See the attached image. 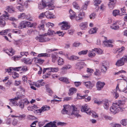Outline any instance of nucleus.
Listing matches in <instances>:
<instances>
[{"mask_svg":"<svg viewBox=\"0 0 127 127\" xmlns=\"http://www.w3.org/2000/svg\"><path fill=\"white\" fill-rule=\"evenodd\" d=\"M119 104L116 102L110 108V110L111 112L113 114H115L119 112V108L120 109V110L121 111H123V108L121 107Z\"/></svg>","mask_w":127,"mask_h":127,"instance_id":"obj_1","label":"nucleus"},{"mask_svg":"<svg viewBox=\"0 0 127 127\" xmlns=\"http://www.w3.org/2000/svg\"><path fill=\"white\" fill-rule=\"evenodd\" d=\"M55 34L56 33L53 30L49 29L47 33H45L44 34L39 35L36 37L35 39L36 40H44L48 35L52 36Z\"/></svg>","mask_w":127,"mask_h":127,"instance_id":"obj_2","label":"nucleus"},{"mask_svg":"<svg viewBox=\"0 0 127 127\" xmlns=\"http://www.w3.org/2000/svg\"><path fill=\"white\" fill-rule=\"evenodd\" d=\"M4 12L5 14H3L2 16L0 17V26L2 27H4L5 25V17H8L9 16L8 13L5 11Z\"/></svg>","mask_w":127,"mask_h":127,"instance_id":"obj_3","label":"nucleus"},{"mask_svg":"<svg viewBox=\"0 0 127 127\" xmlns=\"http://www.w3.org/2000/svg\"><path fill=\"white\" fill-rule=\"evenodd\" d=\"M127 61V55L124 56L120 60L117 61L115 65L118 66H122L124 65L125 63Z\"/></svg>","mask_w":127,"mask_h":127,"instance_id":"obj_4","label":"nucleus"},{"mask_svg":"<svg viewBox=\"0 0 127 127\" xmlns=\"http://www.w3.org/2000/svg\"><path fill=\"white\" fill-rule=\"evenodd\" d=\"M29 21H21L19 24L18 26L19 28L22 29L26 28V27H28L29 26Z\"/></svg>","mask_w":127,"mask_h":127,"instance_id":"obj_5","label":"nucleus"},{"mask_svg":"<svg viewBox=\"0 0 127 127\" xmlns=\"http://www.w3.org/2000/svg\"><path fill=\"white\" fill-rule=\"evenodd\" d=\"M48 73H47V75H45V77L48 78L49 77L48 76H50L51 74V72H57L59 70V68L58 67H49Z\"/></svg>","mask_w":127,"mask_h":127,"instance_id":"obj_6","label":"nucleus"},{"mask_svg":"<svg viewBox=\"0 0 127 127\" xmlns=\"http://www.w3.org/2000/svg\"><path fill=\"white\" fill-rule=\"evenodd\" d=\"M87 105L85 104L84 106L83 105L81 110V111L82 112H86L88 115H91V111L90 109L88 108L87 107Z\"/></svg>","mask_w":127,"mask_h":127,"instance_id":"obj_7","label":"nucleus"},{"mask_svg":"<svg viewBox=\"0 0 127 127\" xmlns=\"http://www.w3.org/2000/svg\"><path fill=\"white\" fill-rule=\"evenodd\" d=\"M83 84L85 85V86L87 88L90 89H92L95 85L94 82H91L90 81L84 82H83Z\"/></svg>","mask_w":127,"mask_h":127,"instance_id":"obj_8","label":"nucleus"},{"mask_svg":"<svg viewBox=\"0 0 127 127\" xmlns=\"http://www.w3.org/2000/svg\"><path fill=\"white\" fill-rule=\"evenodd\" d=\"M79 111L77 110V108L74 107H73V110L72 113H71V115H74L75 116L78 118L81 117V115L79 114Z\"/></svg>","mask_w":127,"mask_h":127,"instance_id":"obj_9","label":"nucleus"},{"mask_svg":"<svg viewBox=\"0 0 127 127\" xmlns=\"http://www.w3.org/2000/svg\"><path fill=\"white\" fill-rule=\"evenodd\" d=\"M47 0H45L44 1H42V3L38 4V8L40 9H42L47 6L48 3Z\"/></svg>","mask_w":127,"mask_h":127,"instance_id":"obj_10","label":"nucleus"},{"mask_svg":"<svg viewBox=\"0 0 127 127\" xmlns=\"http://www.w3.org/2000/svg\"><path fill=\"white\" fill-rule=\"evenodd\" d=\"M84 12L80 13L79 14L78 16H76L75 17V19L76 21L79 22L82 21L83 19V17L85 16Z\"/></svg>","mask_w":127,"mask_h":127,"instance_id":"obj_11","label":"nucleus"},{"mask_svg":"<svg viewBox=\"0 0 127 127\" xmlns=\"http://www.w3.org/2000/svg\"><path fill=\"white\" fill-rule=\"evenodd\" d=\"M62 23L63 25L61 27V29L63 30H66L69 29L70 27V26L67 22H63Z\"/></svg>","mask_w":127,"mask_h":127,"instance_id":"obj_12","label":"nucleus"},{"mask_svg":"<svg viewBox=\"0 0 127 127\" xmlns=\"http://www.w3.org/2000/svg\"><path fill=\"white\" fill-rule=\"evenodd\" d=\"M105 85L104 82H102L100 81H98L96 83V87L98 90H100L102 89L104 86Z\"/></svg>","mask_w":127,"mask_h":127,"instance_id":"obj_13","label":"nucleus"},{"mask_svg":"<svg viewBox=\"0 0 127 127\" xmlns=\"http://www.w3.org/2000/svg\"><path fill=\"white\" fill-rule=\"evenodd\" d=\"M110 1L108 4L109 7L110 9H112L114 7L116 2V0H109Z\"/></svg>","mask_w":127,"mask_h":127,"instance_id":"obj_14","label":"nucleus"},{"mask_svg":"<svg viewBox=\"0 0 127 127\" xmlns=\"http://www.w3.org/2000/svg\"><path fill=\"white\" fill-rule=\"evenodd\" d=\"M64 108L62 111V113L63 114H69L68 112V108L70 106L67 105H64L63 106Z\"/></svg>","mask_w":127,"mask_h":127,"instance_id":"obj_15","label":"nucleus"},{"mask_svg":"<svg viewBox=\"0 0 127 127\" xmlns=\"http://www.w3.org/2000/svg\"><path fill=\"white\" fill-rule=\"evenodd\" d=\"M20 98V96H18L17 97H15L13 99H10V103H11L13 105H18L17 104V101Z\"/></svg>","mask_w":127,"mask_h":127,"instance_id":"obj_16","label":"nucleus"},{"mask_svg":"<svg viewBox=\"0 0 127 127\" xmlns=\"http://www.w3.org/2000/svg\"><path fill=\"white\" fill-rule=\"evenodd\" d=\"M6 10L9 13H13L15 12L14 8L12 5L7 6L6 8Z\"/></svg>","mask_w":127,"mask_h":127,"instance_id":"obj_17","label":"nucleus"},{"mask_svg":"<svg viewBox=\"0 0 127 127\" xmlns=\"http://www.w3.org/2000/svg\"><path fill=\"white\" fill-rule=\"evenodd\" d=\"M84 64V63L82 62H78L76 64L75 68L76 69L80 70L83 67Z\"/></svg>","mask_w":127,"mask_h":127,"instance_id":"obj_18","label":"nucleus"},{"mask_svg":"<svg viewBox=\"0 0 127 127\" xmlns=\"http://www.w3.org/2000/svg\"><path fill=\"white\" fill-rule=\"evenodd\" d=\"M113 41L112 40H105L103 42V44L107 47H112V45L111 43H112Z\"/></svg>","mask_w":127,"mask_h":127,"instance_id":"obj_19","label":"nucleus"},{"mask_svg":"<svg viewBox=\"0 0 127 127\" xmlns=\"http://www.w3.org/2000/svg\"><path fill=\"white\" fill-rule=\"evenodd\" d=\"M45 16L47 18L51 19L54 18V16L52 12L49 11H46L45 12Z\"/></svg>","mask_w":127,"mask_h":127,"instance_id":"obj_20","label":"nucleus"},{"mask_svg":"<svg viewBox=\"0 0 127 127\" xmlns=\"http://www.w3.org/2000/svg\"><path fill=\"white\" fill-rule=\"evenodd\" d=\"M48 3L47 4L48 7L49 8V10H53L54 8V6L53 4L51 3V0H47Z\"/></svg>","mask_w":127,"mask_h":127,"instance_id":"obj_21","label":"nucleus"},{"mask_svg":"<svg viewBox=\"0 0 127 127\" xmlns=\"http://www.w3.org/2000/svg\"><path fill=\"white\" fill-rule=\"evenodd\" d=\"M17 2L18 4H19L22 6H25V7H27V1L24 2L23 0H17Z\"/></svg>","mask_w":127,"mask_h":127,"instance_id":"obj_22","label":"nucleus"},{"mask_svg":"<svg viewBox=\"0 0 127 127\" xmlns=\"http://www.w3.org/2000/svg\"><path fill=\"white\" fill-rule=\"evenodd\" d=\"M80 28L82 30H85L88 27L87 23V22L81 23L79 25Z\"/></svg>","mask_w":127,"mask_h":127,"instance_id":"obj_23","label":"nucleus"},{"mask_svg":"<svg viewBox=\"0 0 127 127\" xmlns=\"http://www.w3.org/2000/svg\"><path fill=\"white\" fill-rule=\"evenodd\" d=\"M57 123V121H55L53 122H51L47 123L46 125L47 127H57L56 124Z\"/></svg>","mask_w":127,"mask_h":127,"instance_id":"obj_24","label":"nucleus"},{"mask_svg":"<svg viewBox=\"0 0 127 127\" xmlns=\"http://www.w3.org/2000/svg\"><path fill=\"white\" fill-rule=\"evenodd\" d=\"M103 107L106 110L108 109L109 107V104L108 101L107 100H105L103 103Z\"/></svg>","mask_w":127,"mask_h":127,"instance_id":"obj_25","label":"nucleus"},{"mask_svg":"<svg viewBox=\"0 0 127 127\" xmlns=\"http://www.w3.org/2000/svg\"><path fill=\"white\" fill-rule=\"evenodd\" d=\"M127 99L126 98H125L124 97H123L122 99H121L120 100H119L118 101V102L117 103L119 104L120 105L123 104L126 101Z\"/></svg>","mask_w":127,"mask_h":127,"instance_id":"obj_26","label":"nucleus"},{"mask_svg":"<svg viewBox=\"0 0 127 127\" xmlns=\"http://www.w3.org/2000/svg\"><path fill=\"white\" fill-rule=\"evenodd\" d=\"M107 65L105 63H103L101 67V70L102 72H106L107 69Z\"/></svg>","mask_w":127,"mask_h":127,"instance_id":"obj_27","label":"nucleus"},{"mask_svg":"<svg viewBox=\"0 0 127 127\" xmlns=\"http://www.w3.org/2000/svg\"><path fill=\"white\" fill-rule=\"evenodd\" d=\"M69 13L70 14V18L71 19H72L75 17V13L71 9L69 11Z\"/></svg>","mask_w":127,"mask_h":127,"instance_id":"obj_28","label":"nucleus"},{"mask_svg":"<svg viewBox=\"0 0 127 127\" xmlns=\"http://www.w3.org/2000/svg\"><path fill=\"white\" fill-rule=\"evenodd\" d=\"M95 51L93 50V49H92V51H89L88 55L89 57H92L95 56Z\"/></svg>","mask_w":127,"mask_h":127,"instance_id":"obj_29","label":"nucleus"},{"mask_svg":"<svg viewBox=\"0 0 127 127\" xmlns=\"http://www.w3.org/2000/svg\"><path fill=\"white\" fill-rule=\"evenodd\" d=\"M3 50L6 53L8 54L9 55L12 56L13 55L14 53V52L12 49L10 51H9L8 49H4Z\"/></svg>","mask_w":127,"mask_h":127,"instance_id":"obj_30","label":"nucleus"},{"mask_svg":"<svg viewBox=\"0 0 127 127\" xmlns=\"http://www.w3.org/2000/svg\"><path fill=\"white\" fill-rule=\"evenodd\" d=\"M69 95H71L73 94H74L76 92V89L74 88H70L69 90Z\"/></svg>","mask_w":127,"mask_h":127,"instance_id":"obj_31","label":"nucleus"},{"mask_svg":"<svg viewBox=\"0 0 127 127\" xmlns=\"http://www.w3.org/2000/svg\"><path fill=\"white\" fill-rule=\"evenodd\" d=\"M93 50L95 51V52L97 54H101L103 52L102 50L99 48H95L93 49Z\"/></svg>","mask_w":127,"mask_h":127,"instance_id":"obj_32","label":"nucleus"},{"mask_svg":"<svg viewBox=\"0 0 127 127\" xmlns=\"http://www.w3.org/2000/svg\"><path fill=\"white\" fill-rule=\"evenodd\" d=\"M67 58L69 60L73 61L79 59V57L75 56L73 55L69 57H68Z\"/></svg>","mask_w":127,"mask_h":127,"instance_id":"obj_33","label":"nucleus"},{"mask_svg":"<svg viewBox=\"0 0 127 127\" xmlns=\"http://www.w3.org/2000/svg\"><path fill=\"white\" fill-rule=\"evenodd\" d=\"M97 29L96 27L91 29L89 31V33L90 34H92L96 33Z\"/></svg>","mask_w":127,"mask_h":127,"instance_id":"obj_34","label":"nucleus"},{"mask_svg":"<svg viewBox=\"0 0 127 127\" xmlns=\"http://www.w3.org/2000/svg\"><path fill=\"white\" fill-rule=\"evenodd\" d=\"M59 80L66 83L67 84L69 83L68 79L64 77H62L59 78Z\"/></svg>","mask_w":127,"mask_h":127,"instance_id":"obj_35","label":"nucleus"},{"mask_svg":"<svg viewBox=\"0 0 127 127\" xmlns=\"http://www.w3.org/2000/svg\"><path fill=\"white\" fill-rule=\"evenodd\" d=\"M58 64L60 65H63L64 63V62L63 59L60 57L59 58L58 61Z\"/></svg>","mask_w":127,"mask_h":127,"instance_id":"obj_36","label":"nucleus"},{"mask_svg":"<svg viewBox=\"0 0 127 127\" xmlns=\"http://www.w3.org/2000/svg\"><path fill=\"white\" fill-rule=\"evenodd\" d=\"M34 61L36 63H38L40 64H42L44 62V60H42L36 58H35Z\"/></svg>","mask_w":127,"mask_h":127,"instance_id":"obj_37","label":"nucleus"},{"mask_svg":"<svg viewBox=\"0 0 127 127\" xmlns=\"http://www.w3.org/2000/svg\"><path fill=\"white\" fill-rule=\"evenodd\" d=\"M120 11L119 10L115 9L113 11V16H116L119 15Z\"/></svg>","mask_w":127,"mask_h":127,"instance_id":"obj_38","label":"nucleus"},{"mask_svg":"<svg viewBox=\"0 0 127 127\" xmlns=\"http://www.w3.org/2000/svg\"><path fill=\"white\" fill-rule=\"evenodd\" d=\"M41 109L43 112L46 110H49L50 109V107L49 106H47V105L43 106L41 108Z\"/></svg>","mask_w":127,"mask_h":127,"instance_id":"obj_39","label":"nucleus"},{"mask_svg":"<svg viewBox=\"0 0 127 127\" xmlns=\"http://www.w3.org/2000/svg\"><path fill=\"white\" fill-rule=\"evenodd\" d=\"M24 63L26 64H31L32 61L30 58H28L24 60Z\"/></svg>","mask_w":127,"mask_h":127,"instance_id":"obj_40","label":"nucleus"},{"mask_svg":"<svg viewBox=\"0 0 127 127\" xmlns=\"http://www.w3.org/2000/svg\"><path fill=\"white\" fill-rule=\"evenodd\" d=\"M73 7L75 9H79L80 7L79 5L76 2H74L73 3Z\"/></svg>","mask_w":127,"mask_h":127,"instance_id":"obj_41","label":"nucleus"},{"mask_svg":"<svg viewBox=\"0 0 127 127\" xmlns=\"http://www.w3.org/2000/svg\"><path fill=\"white\" fill-rule=\"evenodd\" d=\"M125 47H122L121 48H118V49L115 50V52H114V53H116L118 52L119 53H120L123 50H125Z\"/></svg>","mask_w":127,"mask_h":127,"instance_id":"obj_42","label":"nucleus"},{"mask_svg":"<svg viewBox=\"0 0 127 127\" xmlns=\"http://www.w3.org/2000/svg\"><path fill=\"white\" fill-rule=\"evenodd\" d=\"M121 124L123 126H127V119H123L121 121Z\"/></svg>","mask_w":127,"mask_h":127,"instance_id":"obj_43","label":"nucleus"},{"mask_svg":"<svg viewBox=\"0 0 127 127\" xmlns=\"http://www.w3.org/2000/svg\"><path fill=\"white\" fill-rule=\"evenodd\" d=\"M71 66V65L69 64H68L65 65L63 67L61 68L62 70H66L70 68Z\"/></svg>","mask_w":127,"mask_h":127,"instance_id":"obj_44","label":"nucleus"},{"mask_svg":"<svg viewBox=\"0 0 127 127\" xmlns=\"http://www.w3.org/2000/svg\"><path fill=\"white\" fill-rule=\"evenodd\" d=\"M46 25L47 27L51 28L54 26V24L53 23L48 22L46 24Z\"/></svg>","mask_w":127,"mask_h":127,"instance_id":"obj_45","label":"nucleus"},{"mask_svg":"<svg viewBox=\"0 0 127 127\" xmlns=\"http://www.w3.org/2000/svg\"><path fill=\"white\" fill-rule=\"evenodd\" d=\"M88 52V50H83L79 52L78 53V54L80 55H86L87 53Z\"/></svg>","mask_w":127,"mask_h":127,"instance_id":"obj_46","label":"nucleus"},{"mask_svg":"<svg viewBox=\"0 0 127 127\" xmlns=\"http://www.w3.org/2000/svg\"><path fill=\"white\" fill-rule=\"evenodd\" d=\"M25 14V13H21L18 16V18H25L26 17Z\"/></svg>","mask_w":127,"mask_h":127,"instance_id":"obj_47","label":"nucleus"},{"mask_svg":"<svg viewBox=\"0 0 127 127\" xmlns=\"http://www.w3.org/2000/svg\"><path fill=\"white\" fill-rule=\"evenodd\" d=\"M42 81L41 80H39L36 83H35V85L36 86L39 87L42 85L41 84Z\"/></svg>","mask_w":127,"mask_h":127,"instance_id":"obj_48","label":"nucleus"},{"mask_svg":"<svg viewBox=\"0 0 127 127\" xmlns=\"http://www.w3.org/2000/svg\"><path fill=\"white\" fill-rule=\"evenodd\" d=\"M27 118L28 119L30 120H34L36 119V118L34 116L31 115H29L27 116Z\"/></svg>","mask_w":127,"mask_h":127,"instance_id":"obj_49","label":"nucleus"},{"mask_svg":"<svg viewBox=\"0 0 127 127\" xmlns=\"http://www.w3.org/2000/svg\"><path fill=\"white\" fill-rule=\"evenodd\" d=\"M12 77L14 79H15L17 77H19V74L15 72H12Z\"/></svg>","mask_w":127,"mask_h":127,"instance_id":"obj_50","label":"nucleus"},{"mask_svg":"<svg viewBox=\"0 0 127 127\" xmlns=\"http://www.w3.org/2000/svg\"><path fill=\"white\" fill-rule=\"evenodd\" d=\"M25 19L30 21H32V18L30 14L26 15Z\"/></svg>","mask_w":127,"mask_h":127,"instance_id":"obj_51","label":"nucleus"},{"mask_svg":"<svg viewBox=\"0 0 127 127\" xmlns=\"http://www.w3.org/2000/svg\"><path fill=\"white\" fill-rule=\"evenodd\" d=\"M96 16V14L95 13H93L90 14L89 17L91 19H93L95 18Z\"/></svg>","mask_w":127,"mask_h":127,"instance_id":"obj_52","label":"nucleus"},{"mask_svg":"<svg viewBox=\"0 0 127 127\" xmlns=\"http://www.w3.org/2000/svg\"><path fill=\"white\" fill-rule=\"evenodd\" d=\"M29 26L28 27H35L37 25V24L35 23H33L31 24V23L29 22Z\"/></svg>","mask_w":127,"mask_h":127,"instance_id":"obj_53","label":"nucleus"},{"mask_svg":"<svg viewBox=\"0 0 127 127\" xmlns=\"http://www.w3.org/2000/svg\"><path fill=\"white\" fill-rule=\"evenodd\" d=\"M48 86V85H46L47 92L49 93V95H51L53 94V91L50 88L47 87Z\"/></svg>","mask_w":127,"mask_h":127,"instance_id":"obj_54","label":"nucleus"},{"mask_svg":"<svg viewBox=\"0 0 127 127\" xmlns=\"http://www.w3.org/2000/svg\"><path fill=\"white\" fill-rule=\"evenodd\" d=\"M89 2H86L85 4L83 5L82 6V9L85 10H86L87 8V7L88 5Z\"/></svg>","mask_w":127,"mask_h":127,"instance_id":"obj_55","label":"nucleus"},{"mask_svg":"<svg viewBox=\"0 0 127 127\" xmlns=\"http://www.w3.org/2000/svg\"><path fill=\"white\" fill-rule=\"evenodd\" d=\"M111 28L112 29H114L115 30H117L119 29V27L118 26H111Z\"/></svg>","mask_w":127,"mask_h":127,"instance_id":"obj_56","label":"nucleus"},{"mask_svg":"<svg viewBox=\"0 0 127 127\" xmlns=\"http://www.w3.org/2000/svg\"><path fill=\"white\" fill-rule=\"evenodd\" d=\"M24 6H17V8L20 11H23L24 10Z\"/></svg>","mask_w":127,"mask_h":127,"instance_id":"obj_57","label":"nucleus"},{"mask_svg":"<svg viewBox=\"0 0 127 127\" xmlns=\"http://www.w3.org/2000/svg\"><path fill=\"white\" fill-rule=\"evenodd\" d=\"M94 102L98 105L101 104L102 102L101 101H99L96 98H95L94 99Z\"/></svg>","mask_w":127,"mask_h":127,"instance_id":"obj_58","label":"nucleus"},{"mask_svg":"<svg viewBox=\"0 0 127 127\" xmlns=\"http://www.w3.org/2000/svg\"><path fill=\"white\" fill-rule=\"evenodd\" d=\"M14 43L16 45H20L21 44L20 40H15L14 42Z\"/></svg>","mask_w":127,"mask_h":127,"instance_id":"obj_59","label":"nucleus"},{"mask_svg":"<svg viewBox=\"0 0 127 127\" xmlns=\"http://www.w3.org/2000/svg\"><path fill=\"white\" fill-rule=\"evenodd\" d=\"M101 2V0H96L94 1V4H100Z\"/></svg>","mask_w":127,"mask_h":127,"instance_id":"obj_60","label":"nucleus"},{"mask_svg":"<svg viewBox=\"0 0 127 127\" xmlns=\"http://www.w3.org/2000/svg\"><path fill=\"white\" fill-rule=\"evenodd\" d=\"M121 12L122 13H123L122 14L123 15L125 14L126 13V10L125 7H124L123 8H121Z\"/></svg>","mask_w":127,"mask_h":127,"instance_id":"obj_61","label":"nucleus"},{"mask_svg":"<svg viewBox=\"0 0 127 127\" xmlns=\"http://www.w3.org/2000/svg\"><path fill=\"white\" fill-rule=\"evenodd\" d=\"M20 54L21 56H27V55H28V52H21L20 53Z\"/></svg>","mask_w":127,"mask_h":127,"instance_id":"obj_62","label":"nucleus"},{"mask_svg":"<svg viewBox=\"0 0 127 127\" xmlns=\"http://www.w3.org/2000/svg\"><path fill=\"white\" fill-rule=\"evenodd\" d=\"M11 30L9 29H6L3 30V33L4 35L6 34L7 33L10 31Z\"/></svg>","mask_w":127,"mask_h":127,"instance_id":"obj_63","label":"nucleus"},{"mask_svg":"<svg viewBox=\"0 0 127 127\" xmlns=\"http://www.w3.org/2000/svg\"><path fill=\"white\" fill-rule=\"evenodd\" d=\"M37 121H35L33 122L30 125L31 127H36V123L38 122Z\"/></svg>","mask_w":127,"mask_h":127,"instance_id":"obj_64","label":"nucleus"}]
</instances>
